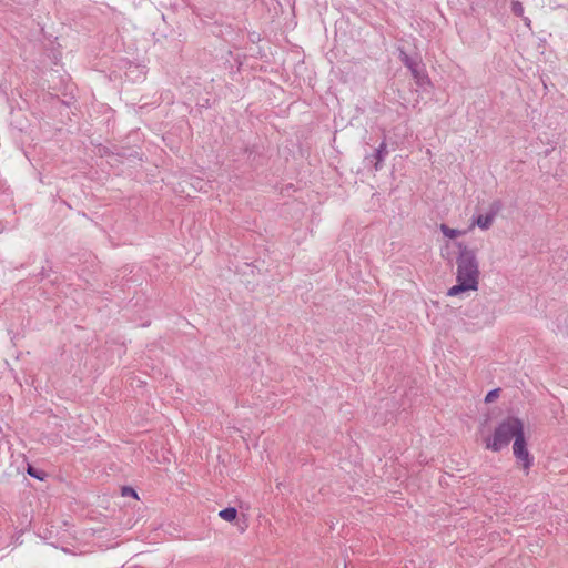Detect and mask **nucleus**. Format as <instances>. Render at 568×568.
<instances>
[{"label":"nucleus","mask_w":568,"mask_h":568,"mask_svg":"<svg viewBox=\"0 0 568 568\" xmlns=\"http://www.w3.org/2000/svg\"><path fill=\"white\" fill-rule=\"evenodd\" d=\"M457 246L459 248L456 262L457 284L448 290V296H460L470 291H477L479 284V265L476 252L463 243H458Z\"/></svg>","instance_id":"obj_1"},{"label":"nucleus","mask_w":568,"mask_h":568,"mask_svg":"<svg viewBox=\"0 0 568 568\" xmlns=\"http://www.w3.org/2000/svg\"><path fill=\"white\" fill-rule=\"evenodd\" d=\"M524 434V422L514 416L505 418L495 429L494 436L487 438L486 448L493 452H499L507 447L510 440L520 437Z\"/></svg>","instance_id":"obj_2"},{"label":"nucleus","mask_w":568,"mask_h":568,"mask_svg":"<svg viewBox=\"0 0 568 568\" xmlns=\"http://www.w3.org/2000/svg\"><path fill=\"white\" fill-rule=\"evenodd\" d=\"M501 209L503 203L499 200L493 201L485 213L473 216L470 229L477 226L483 231L489 230Z\"/></svg>","instance_id":"obj_3"},{"label":"nucleus","mask_w":568,"mask_h":568,"mask_svg":"<svg viewBox=\"0 0 568 568\" xmlns=\"http://www.w3.org/2000/svg\"><path fill=\"white\" fill-rule=\"evenodd\" d=\"M514 456L523 464V468L528 470L532 464V458L526 447L525 435L517 437L513 445Z\"/></svg>","instance_id":"obj_4"},{"label":"nucleus","mask_w":568,"mask_h":568,"mask_svg":"<svg viewBox=\"0 0 568 568\" xmlns=\"http://www.w3.org/2000/svg\"><path fill=\"white\" fill-rule=\"evenodd\" d=\"M412 72V75L415 80V83L419 87V88H426L427 85L430 84V81H429V78L428 75L426 74L425 70L423 67L418 65L417 68H415Z\"/></svg>","instance_id":"obj_5"},{"label":"nucleus","mask_w":568,"mask_h":568,"mask_svg":"<svg viewBox=\"0 0 568 568\" xmlns=\"http://www.w3.org/2000/svg\"><path fill=\"white\" fill-rule=\"evenodd\" d=\"M440 231L448 239H456V237L465 234L464 231H460L457 229H452V227L447 226L446 224L440 225Z\"/></svg>","instance_id":"obj_6"},{"label":"nucleus","mask_w":568,"mask_h":568,"mask_svg":"<svg viewBox=\"0 0 568 568\" xmlns=\"http://www.w3.org/2000/svg\"><path fill=\"white\" fill-rule=\"evenodd\" d=\"M237 511L233 507L225 508L219 513V516L225 521H233L236 518Z\"/></svg>","instance_id":"obj_7"},{"label":"nucleus","mask_w":568,"mask_h":568,"mask_svg":"<svg viewBox=\"0 0 568 568\" xmlns=\"http://www.w3.org/2000/svg\"><path fill=\"white\" fill-rule=\"evenodd\" d=\"M400 60L403 61V63L410 70L413 71L415 68H417L419 64L413 60L412 58H409L405 52H400Z\"/></svg>","instance_id":"obj_8"},{"label":"nucleus","mask_w":568,"mask_h":568,"mask_svg":"<svg viewBox=\"0 0 568 568\" xmlns=\"http://www.w3.org/2000/svg\"><path fill=\"white\" fill-rule=\"evenodd\" d=\"M386 154V144L383 142L379 148L377 149L376 151V160H377V163L375 164V169L378 170V163L382 162L384 160V156Z\"/></svg>","instance_id":"obj_9"},{"label":"nucleus","mask_w":568,"mask_h":568,"mask_svg":"<svg viewBox=\"0 0 568 568\" xmlns=\"http://www.w3.org/2000/svg\"><path fill=\"white\" fill-rule=\"evenodd\" d=\"M511 10L513 12L518 16V17H521L523 13H524V7L520 2L516 1V2H513L511 4Z\"/></svg>","instance_id":"obj_10"},{"label":"nucleus","mask_w":568,"mask_h":568,"mask_svg":"<svg viewBox=\"0 0 568 568\" xmlns=\"http://www.w3.org/2000/svg\"><path fill=\"white\" fill-rule=\"evenodd\" d=\"M497 396H498V389L490 390L486 395L485 402L486 403H491L493 400H495L497 398Z\"/></svg>","instance_id":"obj_11"},{"label":"nucleus","mask_w":568,"mask_h":568,"mask_svg":"<svg viewBox=\"0 0 568 568\" xmlns=\"http://www.w3.org/2000/svg\"><path fill=\"white\" fill-rule=\"evenodd\" d=\"M27 471L30 476L38 478V479H42L40 473L38 470H36L32 466H29Z\"/></svg>","instance_id":"obj_12"},{"label":"nucleus","mask_w":568,"mask_h":568,"mask_svg":"<svg viewBox=\"0 0 568 568\" xmlns=\"http://www.w3.org/2000/svg\"><path fill=\"white\" fill-rule=\"evenodd\" d=\"M124 495H128V494H131L133 496H136L135 491L131 488H124V491H123Z\"/></svg>","instance_id":"obj_13"},{"label":"nucleus","mask_w":568,"mask_h":568,"mask_svg":"<svg viewBox=\"0 0 568 568\" xmlns=\"http://www.w3.org/2000/svg\"><path fill=\"white\" fill-rule=\"evenodd\" d=\"M525 23H526L527 26H529L530 20H529L528 18H525Z\"/></svg>","instance_id":"obj_14"}]
</instances>
